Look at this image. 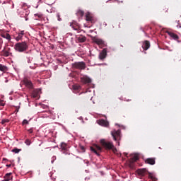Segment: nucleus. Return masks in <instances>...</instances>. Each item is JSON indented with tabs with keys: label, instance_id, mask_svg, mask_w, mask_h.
Listing matches in <instances>:
<instances>
[{
	"label": "nucleus",
	"instance_id": "obj_19",
	"mask_svg": "<svg viewBox=\"0 0 181 181\" xmlns=\"http://www.w3.org/2000/svg\"><path fill=\"white\" fill-rule=\"evenodd\" d=\"M1 37L6 39L8 42H11V35L8 33H3L1 35Z\"/></svg>",
	"mask_w": 181,
	"mask_h": 181
},
{
	"label": "nucleus",
	"instance_id": "obj_43",
	"mask_svg": "<svg viewBox=\"0 0 181 181\" xmlns=\"http://www.w3.org/2000/svg\"><path fill=\"white\" fill-rule=\"evenodd\" d=\"M3 160H6V158H3Z\"/></svg>",
	"mask_w": 181,
	"mask_h": 181
},
{
	"label": "nucleus",
	"instance_id": "obj_14",
	"mask_svg": "<svg viewBox=\"0 0 181 181\" xmlns=\"http://www.w3.org/2000/svg\"><path fill=\"white\" fill-rule=\"evenodd\" d=\"M86 20L87 22H90V23H94V18L90 14V13H86Z\"/></svg>",
	"mask_w": 181,
	"mask_h": 181
},
{
	"label": "nucleus",
	"instance_id": "obj_22",
	"mask_svg": "<svg viewBox=\"0 0 181 181\" xmlns=\"http://www.w3.org/2000/svg\"><path fill=\"white\" fill-rule=\"evenodd\" d=\"M60 146L62 151H67V144L62 143Z\"/></svg>",
	"mask_w": 181,
	"mask_h": 181
},
{
	"label": "nucleus",
	"instance_id": "obj_32",
	"mask_svg": "<svg viewBox=\"0 0 181 181\" xmlns=\"http://www.w3.org/2000/svg\"><path fill=\"white\" fill-rule=\"evenodd\" d=\"M0 106L1 107H4L5 106V101L0 100Z\"/></svg>",
	"mask_w": 181,
	"mask_h": 181
},
{
	"label": "nucleus",
	"instance_id": "obj_9",
	"mask_svg": "<svg viewBox=\"0 0 181 181\" xmlns=\"http://www.w3.org/2000/svg\"><path fill=\"white\" fill-rule=\"evenodd\" d=\"M90 151L94 152L98 156H100V153L97 151H101V147L100 146L95 145V147L91 146Z\"/></svg>",
	"mask_w": 181,
	"mask_h": 181
},
{
	"label": "nucleus",
	"instance_id": "obj_4",
	"mask_svg": "<svg viewBox=\"0 0 181 181\" xmlns=\"http://www.w3.org/2000/svg\"><path fill=\"white\" fill-rule=\"evenodd\" d=\"M72 67L77 69L78 70H85L86 69V63L83 62H75L72 64Z\"/></svg>",
	"mask_w": 181,
	"mask_h": 181
},
{
	"label": "nucleus",
	"instance_id": "obj_21",
	"mask_svg": "<svg viewBox=\"0 0 181 181\" xmlns=\"http://www.w3.org/2000/svg\"><path fill=\"white\" fill-rule=\"evenodd\" d=\"M0 71H3V73H6V71H8V66L0 64Z\"/></svg>",
	"mask_w": 181,
	"mask_h": 181
},
{
	"label": "nucleus",
	"instance_id": "obj_1",
	"mask_svg": "<svg viewBox=\"0 0 181 181\" xmlns=\"http://www.w3.org/2000/svg\"><path fill=\"white\" fill-rule=\"evenodd\" d=\"M29 49V45L26 42H18L14 45V49L16 52H18V53H23V52H26Z\"/></svg>",
	"mask_w": 181,
	"mask_h": 181
},
{
	"label": "nucleus",
	"instance_id": "obj_31",
	"mask_svg": "<svg viewBox=\"0 0 181 181\" xmlns=\"http://www.w3.org/2000/svg\"><path fill=\"white\" fill-rule=\"evenodd\" d=\"M150 178L151 179L152 181H158V178L152 175H150Z\"/></svg>",
	"mask_w": 181,
	"mask_h": 181
},
{
	"label": "nucleus",
	"instance_id": "obj_5",
	"mask_svg": "<svg viewBox=\"0 0 181 181\" xmlns=\"http://www.w3.org/2000/svg\"><path fill=\"white\" fill-rule=\"evenodd\" d=\"M112 136L113 137L114 141H118L121 139V130H117L112 132Z\"/></svg>",
	"mask_w": 181,
	"mask_h": 181
},
{
	"label": "nucleus",
	"instance_id": "obj_6",
	"mask_svg": "<svg viewBox=\"0 0 181 181\" xmlns=\"http://www.w3.org/2000/svg\"><path fill=\"white\" fill-rule=\"evenodd\" d=\"M92 40L94 43H96L98 46H104L105 43L104 42V40L100 38H97L96 37H93L92 38Z\"/></svg>",
	"mask_w": 181,
	"mask_h": 181
},
{
	"label": "nucleus",
	"instance_id": "obj_2",
	"mask_svg": "<svg viewBox=\"0 0 181 181\" xmlns=\"http://www.w3.org/2000/svg\"><path fill=\"white\" fill-rule=\"evenodd\" d=\"M100 144L102 145L103 148L106 149V151H111V149L114 148V144H112L111 141H106L105 139H101Z\"/></svg>",
	"mask_w": 181,
	"mask_h": 181
},
{
	"label": "nucleus",
	"instance_id": "obj_17",
	"mask_svg": "<svg viewBox=\"0 0 181 181\" xmlns=\"http://www.w3.org/2000/svg\"><path fill=\"white\" fill-rule=\"evenodd\" d=\"M167 33L172 37V39H174V40H177V39H179V35L175 34V33L167 31Z\"/></svg>",
	"mask_w": 181,
	"mask_h": 181
},
{
	"label": "nucleus",
	"instance_id": "obj_30",
	"mask_svg": "<svg viewBox=\"0 0 181 181\" xmlns=\"http://www.w3.org/2000/svg\"><path fill=\"white\" fill-rule=\"evenodd\" d=\"M6 122H9V119H4L1 121V124L4 125V124H6Z\"/></svg>",
	"mask_w": 181,
	"mask_h": 181
},
{
	"label": "nucleus",
	"instance_id": "obj_37",
	"mask_svg": "<svg viewBox=\"0 0 181 181\" xmlns=\"http://www.w3.org/2000/svg\"><path fill=\"white\" fill-rule=\"evenodd\" d=\"M57 19L60 22L62 21V18H60V14H57Z\"/></svg>",
	"mask_w": 181,
	"mask_h": 181
},
{
	"label": "nucleus",
	"instance_id": "obj_29",
	"mask_svg": "<svg viewBox=\"0 0 181 181\" xmlns=\"http://www.w3.org/2000/svg\"><path fill=\"white\" fill-rule=\"evenodd\" d=\"M12 152H14V153H19V152H21V150H19L18 148H13L12 150Z\"/></svg>",
	"mask_w": 181,
	"mask_h": 181
},
{
	"label": "nucleus",
	"instance_id": "obj_25",
	"mask_svg": "<svg viewBox=\"0 0 181 181\" xmlns=\"http://www.w3.org/2000/svg\"><path fill=\"white\" fill-rule=\"evenodd\" d=\"M22 37H23V36L18 33V35L16 37V42H19V40H21Z\"/></svg>",
	"mask_w": 181,
	"mask_h": 181
},
{
	"label": "nucleus",
	"instance_id": "obj_26",
	"mask_svg": "<svg viewBox=\"0 0 181 181\" xmlns=\"http://www.w3.org/2000/svg\"><path fill=\"white\" fill-rule=\"evenodd\" d=\"M25 144H26L28 146L30 145V144H32V141H30V139H27L25 141Z\"/></svg>",
	"mask_w": 181,
	"mask_h": 181
},
{
	"label": "nucleus",
	"instance_id": "obj_16",
	"mask_svg": "<svg viewBox=\"0 0 181 181\" xmlns=\"http://www.w3.org/2000/svg\"><path fill=\"white\" fill-rule=\"evenodd\" d=\"M71 26L72 27V28L74 29V30H76V32H80V25H78V23H73L72 24H71Z\"/></svg>",
	"mask_w": 181,
	"mask_h": 181
},
{
	"label": "nucleus",
	"instance_id": "obj_27",
	"mask_svg": "<svg viewBox=\"0 0 181 181\" xmlns=\"http://www.w3.org/2000/svg\"><path fill=\"white\" fill-rule=\"evenodd\" d=\"M29 124V121H28L26 119H25L23 122H22V125H28Z\"/></svg>",
	"mask_w": 181,
	"mask_h": 181
},
{
	"label": "nucleus",
	"instance_id": "obj_40",
	"mask_svg": "<svg viewBox=\"0 0 181 181\" xmlns=\"http://www.w3.org/2000/svg\"><path fill=\"white\" fill-rule=\"evenodd\" d=\"M7 168H11V165L9 164V165H6Z\"/></svg>",
	"mask_w": 181,
	"mask_h": 181
},
{
	"label": "nucleus",
	"instance_id": "obj_23",
	"mask_svg": "<svg viewBox=\"0 0 181 181\" xmlns=\"http://www.w3.org/2000/svg\"><path fill=\"white\" fill-rule=\"evenodd\" d=\"M132 159L133 162H136V160L139 159V155L138 153H135Z\"/></svg>",
	"mask_w": 181,
	"mask_h": 181
},
{
	"label": "nucleus",
	"instance_id": "obj_12",
	"mask_svg": "<svg viewBox=\"0 0 181 181\" xmlns=\"http://www.w3.org/2000/svg\"><path fill=\"white\" fill-rule=\"evenodd\" d=\"M98 124L100 125L101 127H108L110 125V123H108V121H106L105 119H100L98 121Z\"/></svg>",
	"mask_w": 181,
	"mask_h": 181
},
{
	"label": "nucleus",
	"instance_id": "obj_24",
	"mask_svg": "<svg viewBox=\"0 0 181 181\" xmlns=\"http://www.w3.org/2000/svg\"><path fill=\"white\" fill-rule=\"evenodd\" d=\"M77 16H84V11L83 10H78L76 12Z\"/></svg>",
	"mask_w": 181,
	"mask_h": 181
},
{
	"label": "nucleus",
	"instance_id": "obj_28",
	"mask_svg": "<svg viewBox=\"0 0 181 181\" xmlns=\"http://www.w3.org/2000/svg\"><path fill=\"white\" fill-rule=\"evenodd\" d=\"M176 27L177 28V29H181V23L180 21H177V25Z\"/></svg>",
	"mask_w": 181,
	"mask_h": 181
},
{
	"label": "nucleus",
	"instance_id": "obj_34",
	"mask_svg": "<svg viewBox=\"0 0 181 181\" xmlns=\"http://www.w3.org/2000/svg\"><path fill=\"white\" fill-rule=\"evenodd\" d=\"M28 132H29V134H33V128L28 129Z\"/></svg>",
	"mask_w": 181,
	"mask_h": 181
},
{
	"label": "nucleus",
	"instance_id": "obj_11",
	"mask_svg": "<svg viewBox=\"0 0 181 181\" xmlns=\"http://www.w3.org/2000/svg\"><path fill=\"white\" fill-rule=\"evenodd\" d=\"M156 158H148L145 160V163H147L148 165H155L156 163Z\"/></svg>",
	"mask_w": 181,
	"mask_h": 181
},
{
	"label": "nucleus",
	"instance_id": "obj_38",
	"mask_svg": "<svg viewBox=\"0 0 181 181\" xmlns=\"http://www.w3.org/2000/svg\"><path fill=\"white\" fill-rule=\"evenodd\" d=\"M19 34L21 35V36H23V35H25V31L24 30H22L19 33Z\"/></svg>",
	"mask_w": 181,
	"mask_h": 181
},
{
	"label": "nucleus",
	"instance_id": "obj_7",
	"mask_svg": "<svg viewBox=\"0 0 181 181\" xmlns=\"http://www.w3.org/2000/svg\"><path fill=\"white\" fill-rule=\"evenodd\" d=\"M23 83L28 88H33V83H32V81H30L29 78H24Z\"/></svg>",
	"mask_w": 181,
	"mask_h": 181
},
{
	"label": "nucleus",
	"instance_id": "obj_39",
	"mask_svg": "<svg viewBox=\"0 0 181 181\" xmlns=\"http://www.w3.org/2000/svg\"><path fill=\"white\" fill-rule=\"evenodd\" d=\"M86 83H91V79L88 78L86 80Z\"/></svg>",
	"mask_w": 181,
	"mask_h": 181
},
{
	"label": "nucleus",
	"instance_id": "obj_33",
	"mask_svg": "<svg viewBox=\"0 0 181 181\" xmlns=\"http://www.w3.org/2000/svg\"><path fill=\"white\" fill-rule=\"evenodd\" d=\"M80 149L82 151V152H86V148L83 146H81Z\"/></svg>",
	"mask_w": 181,
	"mask_h": 181
},
{
	"label": "nucleus",
	"instance_id": "obj_41",
	"mask_svg": "<svg viewBox=\"0 0 181 181\" xmlns=\"http://www.w3.org/2000/svg\"><path fill=\"white\" fill-rule=\"evenodd\" d=\"M52 159L54 160V159H56V156L52 157Z\"/></svg>",
	"mask_w": 181,
	"mask_h": 181
},
{
	"label": "nucleus",
	"instance_id": "obj_15",
	"mask_svg": "<svg viewBox=\"0 0 181 181\" xmlns=\"http://www.w3.org/2000/svg\"><path fill=\"white\" fill-rule=\"evenodd\" d=\"M136 173L139 175V176H145V175H146V169H138L136 170Z\"/></svg>",
	"mask_w": 181,
	"mask_h": 181
},
{
	"label": "nucleus",
	"instance_id": "obj_18",
	"mask_svg": "<svg viewBox=\"0 0 181 181\" xmlns=\"http://www.w3.org/2000/svg\"><path fill=\"white\" fill-rule=\"evenodd\" d=\"M39 94H40V90L39 89L34 90L33 92L32 93V98H37V97H39Z\"/></svg>",
	"mask_w": 181,
	"mask_h": 181
},
{
	"label": "nucleus",
	"instance_id": "obj_35",
	"mask_svg": "<svg viewBox=\"0 0 181 181\" xmlns=\"http://www.w3.org/2000/svg\"><path fill=\"white\" fill-rule=\"evenodd\" d=\"M46 2L47 5H53L54 4V2H49V0H46Z\"/></svg>",
	"mask_w": 181,
	"mask_h": 181
},
{
	"label": "nucleus",
	"instance_id": "obj_42",
	"mask_svg": "<svg viewBox=\"0 0 181 181\" xmlns=\"http://www.w3.org/2000/svg\"><path fill=\"white\" fill-rule=\"evenodd\" d=\"M2 48V44L0 43V49Z\"/></svg>",
	"mask_w": 181,
	"mask_h": 181
},
{
	"label": "nucleus",
	"instance_id": "obj_13",
	"mask_svg": "<svg viewBox=\"0 0 181 181\" xmlns=\"http://www.w3.org/2000/svg\"><path fill=\"white\" fill-rule=\"evenodd\" d=\"M149 47H151V42L148 40H145L143 42L142 48L144 49V50H148V49H149Z\"/></svg>",
	"mask_w": 181,
	"mask_h": 181
},
{
	"label": "nucleus",
	"instance_id": "obj_8",
	"mask_svg": "<svg viewBox=\"0 0 181 181\" xmlns=\"http://www.w3.org/2000/svg\"><path fill=\"white\" fill-rule=\"evenodd\" d=\"M99 59L104 60L107 57V48H104L99 54Z\"/></svg>",
	"mask_w": 181,
	"mask_h": 181
},
{
	"label": "nucleus",
	"instance_id": "obj_36",
	"mask_svg": "<svg viewBox=\"0 0 181 181\" xmlns=\"http://www.w3.org/2000/svg\"><path fill=\"white\" fill-rule=\"evenodd\" d=\"M110 150H112V152H114V153H115V152H117V148H115V147H114V145H113V148H111Z\"/></svg>",
	"mask_w": 181,
	"mask_h": 181
},
{
	"label": "nucleus",
	"instance_id": "obj_20",
	"mask_svg": "<svg viewBox=\"0 0 181 181\" xmlns=\"http://www.w3.org/2000/svg\"><path fill=\"white\" fill-rule=\"evenodd\" d=\"M12 179V173H6L2 181H9Z\"/></svg>",
	"mask_w": 181,
	"mask_h": 181
},
{
	"label": "nucleus",
	"instance_id": "obj_3",
	"mask_svg": "<svg viewBox=\"0 0 181 181\" xmlns=\"http://www.w3.org/2000/svg\"><path fill=\"white\" fill-rule=\"evenodd\" d=\"M11 54H12V52H11V49L8 47H4L2 51L0 52V56L4 57H9Z\"/></svg>",
	"mask_w": 181,
	"mask_h": 181
},
{
	"label": "nucleus",
	"instance_id": "obj_10",
	"mask_svg": "<svg viewBox=\"0 0 181 181\" xmlns=\"http://www.w3.org/2000/svg\"><path fill=\"white\" fill-rule=\"evenodd\" d=\"M76 39L79 43H84L87 40V37L83 35H77Z\"/></svg>",
	"mask_w": 181,
	"mask_h": 181
}]
</instances>
